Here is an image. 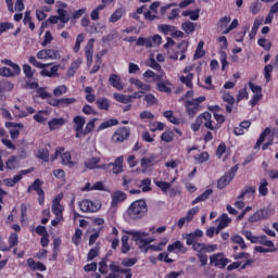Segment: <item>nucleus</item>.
<instances>
[{"instance_id":"1","label":"nucleus","mask_w":278,"mask_h":278,"mask_svg":"<svg viewBox=\"0 0 278 278\" xmlns=\"http://www.w3.org/2000/svg\"><path fill=\"white\" fill-rule=\"evenodd\" d=\"M147 214H149V206L144 199L135 200L126 211L128 220H141Z\"/></svg>"},{"instance_id":"2","label":"nucleus","mask_w":278,"mask_h":278,"mask_svg":"<svg viewBox=\"0 0 278 278\" xmlns=\"http://www.w3.org/2000/svg\"><path fill=\"white\" fill-rule=\"evenodd\" d=\"M206 99L207 98L205 96H200L198 98L185 101L184 105L189 118H194L199 114L201 111V103L206 101Z\"/></svg>"},{"instance_id":"3","label":"nucleus","mask_w":278,"mask_h":278,"mask_svg":"<svg viewBox=\"0 0 278 278\" xmlns=\"http://www.w3.org/2000/svg\"><path fill=\"white\" fill-rule=\"evenodd\" d=\"M60 7L56 10V13L59 15H51L48 18V22H50V25H58L59 21L61 23H63V25H66V23H68V21H71V16L68 15V11L64 10V8H68V5L65 2H61Z\"/></svg>"},{"instance_id":"4","label":"nucleus","mask_w":278,"mask_h":278,"mask_svg":"<svg viewBox=\"0 0 278 278\" xmlns=\"http://www.w3.org/2000/svg\"><path fill=\"white\" fill-rule=\"evenodd\" d=\"M43 184L45 182L40 178H37L27 188L28 194H31V192H36L38 194L39 205H45V189H42Z\"/></svg>"},{"instance_id":"5","label":"nucleus","mask_w":278,"mask_h":278,"mask_svg":"<svg viewBox=\"0 0 278 278\" xmlns=\"http://www.w3.org/2000/svg\"><path fill=\"white\" fill-rule=\"evenodd\" d=\"M238 173V165H235L230 168V170L226 172L218 180H217V188L218 190H225L231 181H233V177Z\"/></svg>"},{"instance_id":"6","label":"nucleus","mask_w":278,"mask_h":278,"mask_svg":"<svg viewBox=\"0 0 278 278\" xmlns=\"http://www.w3.org/2000/svg\"><path fill=\"white\" fill-rule=\"evenodd\" d=\"M64 150H65L64 147H58L55 149L54 156L52 157V160H58V157L61 156L63 166H68V168H74L76 163L75 161H73V156L68 151L64 152Z\"/></svg>"},{"instance_id":"7","label":"nucleus","mask_w":278,"mask_h":278,"mask_svg":"<svg viewBox=\"0 0 278 278\" xmlns=\"http://www.w3.org/2000/svg\"><path fill=\"white\" fill-rule=\"evenodd\" d=\"M129 136H131V128L125 126L118 127L112 136V142L121 144L125 140H129Z\"/></svg>"},{"instance_id":"8","label":"nucleus","mask_w":278,"mask_h":278,"mask_svg":"<svg viewBox=\"0 0 278 278\" xmlns=\"http://www.w3.org/2000/svg\"><path fill=\"white\" fill-rule=\"evenodd\" d=\"M275 214V208L267 207L256 211L252 216L249 217V223H260V220H266Z\"/></svg>"},{"instance_id":"9","label":"nucleus","mask_w":278,"mask_h":278,"mask_svg":"<svg viewBox=\"0 0 278 278\" xmlns=\"http://www.w3.org/2000/svg\"><path fill=\"white\" fill-rule=\"evenodd\" d=\"M125 233L132 236L135 242L139 244V249H143L144 247H149V244H151V239H143L144 236H147V232L144 231L126 230Z\"/></svg>"},{"instance_id":"10","label":"nucleus","mask_w":278,"mask_h":278,"mask_svg":"<svg viewBox=\"0 0 278 278\" xmlns=\"http://www.w3.org/2000/svg\"><path fill=\"white\" fill-rule=\"evenodd\" d=\"M153 45H162V36L154 35L152 38L139 37L136 41L137 47H146L147 49H151Z\"/></svg>"},{"instance_id":"11","label":"nucleus","mask_w":278,"mask_h":278,"mask_svg":"<svg viewBox=\"0 0 278 278\" xmlns=\"http://www.w3.org/2000/svg\"><path fill=\"white\" fill-rule=\"evenodd\" d=\"M249 88L253 92V97L250 100L251 108H255L260 101H262V98L264 94H262V86L253 84V81H249Z\"/></svg>"},{"instance_id":"12","label":"nucleus","mask_w":278,"mask_h":278,"mask_svg":"<svg viewBox=\"0 0 278 278\" xmlns=\"http://www.w3.org/2000/svg\"><path fill=\"white\" fill-rule=\"evenodd\" d=\"M229 262V258H226L224 253H216L210 256V264L215 268H226Z\"/></svg>"},{"instance_id":"13","label":"nucleus","mask_w":278,"mask_h":278,"mask_svg":"<svg viewBox=\"0 0 278 278\" xmlns=\"http://www.w3.org/2000/svg\"><path fill=\"white\" fill-rule=\"evenodd\" d=\"M79 210L80 212H85V213H94L101 210V204L97 202H92L91 200H83L79 203Z\"/></svg>"},{"instance_id":"14","label":"nucleus","mask_w":278,"mask_h":278,"mask_svg":"<svg viewBox=\"0 0 278 278\" xmlns=\"http://www.w3.org/2000/svg\"><path fill=\"white\" fill-rule=\"evenodd\" d=\"M60 51L55 49H42L37 52L38 60H59Z\"/></svg>"},{"instance_id":"15","label":"nucleus","mask_w":278,"mask_h":278,"mask_svg":"<svg viewBox=\"0 0 278 278\" xmlns=\"http://www.w3.org/2000/svg\"><path fill=\"white\" fill-rule=\"evenodd\" d=\"M189 43L186 40H182L177 45L176 52L172 55V60L184 61L186 53H188Z\"/></svg>"},{"instance_id":"16","label":"nucleus","mask_w":278,"mask_h":278,"mask_svg":"<svg viewBox=\"0 0 278 278\" xmlns=\"http://www.w3.org/2000/svg\"><path fill=\"white\" fill-rule=\"evenodd\" d=\"M198 123H202L206 129L214 131L216 127L214 126V122L212 121V113L204 112L198 116Z\"/></svg>"},{"instance_id":"17","label":"nucleus","mask_w":278,"mask_h":278,"mask_svg":"<svg viewBox=\"0 0 278 278\" xmlns=\"http://www.w3.org/2000/svg\"><path fill=\"white\" fill-rule=\"evenodd\" d=\"M9 245L0 247V251L8 252L12 251L14 247H18V233L11 232L8 238Z\"/></svg>"},{"instance_id":"18","label":"nucleus","mask_w":278,"mask_h":278,"mask_svg":"<svg viewBox=\"0 0 278 278\" xmlns=\"http://www.w3.org/2000/svg\"><path fill=\"white\" fill-rule=\"evenodd\" d=\"M85 55L87 59V66H92V56L94 55V39H89L85 47Z\"/></svg>"},{"instance_id":"19","label":"nucleus","mask_w":278,"mask_h":278,"mask_svg":"<svg viewBox=\"0 0 278 278\" xmlns=\"http://www.w3.org/2000/svg\"><path fill=\"white\" fill-rule=\"evenodd\" d=\"M129 84H131L132 86H136V88L140 90L139 92L141 94H144L146 92H151V85H147L138 78H129Z\"/></svg>"},{"instance_id":"20","label":"nucleus","mask_w":278,"mask_h":278,"mask_svg":"<svg viewBox=\"0 0 278 278\" xmlns=\"http://www.w3.org/2000/svg\"><path fill=\"white\" fill-rule=\"evenodd\" d=\"M13 114L17 116V118H25L28 114H36V109L31 106H27L26 111L21 110V106L14 105Z\"/></svg>"},{"instance_id":"21","label":"nucleus","mask_w":278,"mask_h":278,"mask_svg":"<svg viewBox=\"0 0 278 278\" xmlns=\"http://www.w3.org/2000/svg\"><path fill=\"white\" fill-rule=\"evenodd\" d=\"M5 127L7 128L14 127L13 129L10 130V136L12 140H16L18 136H21V131H18V129H23V124L7 122ZM16 127H18V129Z\"/></svg>"},{"instance_id":"22","label":"nucleus","mask_w":278,"mask_h":278,"mask_svg":"<svg viewBox=\"0 0 278 278\" xmlns=\"http://www.w3.org/2000/svg\"><path fill=\"white\" fill-rule=\"evenodd\" d=\"M255 192H257L255 186H245L238 195V199H243L244 197H248V199H255Z\"/></svg>"},{"instance_id":"23","label":"nucleus","mask_w":278,"mask_h":278,"mask_svg":"<svg viewBox=\"0 0 278 278\" xmlns=\"http://www.w3.org/2000/svg\"><path fill=\"white\" fill-rule=\"evenodd\" d=\"M66 125V119L63 117H54L48 122V127L50 131H55V129H60V127Z\"/></svg>"},{"instance_id":"24","label":"nucleus","mask_w":278,"mask_h":278,"mask_svg":"<svg viewBox=\"0 0 278 278\" xmlns=\"http://www.w3.org/2000/svg\"><path fill=\"white\" fill-rule=\"evenodd\" d=\"M231 242H233V244H239V245L232 247L233 251H238V249H241V251H244V249H247V243L244 242V238H242V236L240 235L232 236Z\"/></svg>"},{"instance_id":"25","label":"nucleus","mask_w":278,"mask_h":278,"mask_svg":"<svg viewBox=\"0 0 278 278\" xmlns=\"http://www.w3.org/2000/svg\"><path fill=\"white\" fill-rule=\"evenodd\" d=\"M27 266L31 270H40V273H45L47 270V265H43L42 262H36L33 257H29L27 260Z\"/></svg>"},{"instance_id":"26","label":"nucleus","mask_w":278,"mask_h":278,"mask_svg":"<svg viewBox=\"0 0 278 278\" xmlns=\"http://www.w3.org/2000/svg\"><path fill=\"white\" fill-rule=\"evenodd\" d=\"M127 200V193L123 192V191H115L112 194V202L111 205L114 207L116 205H118V203H123V201Z\"/></svg>"},{"instance_id":"27","label":"nucleus","mask_w":278,"mask_h":278,"mask_svg":"<svg viewBox=\"0 0 278 278\" xmlns=\"http://www.w3.org/2000/svg\"><path fill=\"white\" fill-rule=\"evenodd\" d=\"M2 64H5L7 66H11V75L12 77H16L18 75H21V66H18V64L12 62V60L10 59H4L1 61Z\"/></svg>"},{"instance_id":"28","label":"nucleus","mask_w":278,"mask_h":278,"mask_svg":"<svg viewBox=\"0 0 278 278\" xmlns=\"http://www.w3.org/2000/svg\"><path fill=\"white\" fill-rule=\"evenodd\" d=\"M109 84L113 87L116 88V90H123V81L121 80V77L118 74H111L109 77Z\"/></svg>"},{"instance_id":"29","label":"nucleus","mask_w":278,"mask_h":278,"mask_svg":"<svg viewBox=\"0 0 278 278\" xmlns=\"http://www.w3.org/2000/svg\"><path fill=\"white\" fill-rule=\"evenodd\" d=\"M60 71V64L53 65L50 71L47 67L42 68L40 72L41 77H58V72Z\"/></svg>"},{"instance_id":"30","label":"nucleus","mask_w":278,"mask_h":278,"mask_svg":"<svg viewBox=\"0 0 278 278\" xmlns=\"http://www.w3.org/2000/svg\"><path fill=\"white\" fill-rule=\"evenodd\" d=\"M127 13V11L123 8H118L116 9L112 15L109 18L110 23H118V21H121L123 18V16H125V14Z\"/></svg>"},{"instance_id":"31","label":"nucleus","mask_w":278,"mask_h":278,"mask_svg":"<svg viewBox=\"0 0 278 278\" xmlns=\"http://www.w3.org/2000/svg\"><path fill=\"white\" fill-rule=\"evenodd\" d=\"M253 244H263V247L275 248V243L268 240L266 235L256 237L255 240H252Z\"/></svg>"},{"instance_id":"32","label":"nucleus","mask_w":278,"mask_h":278,"mask_svg":"<svg viewBox=\"0 0 278 278\" xmlns=\"http://www.w3.org/2000/svg\"><path fill=\"white\" fill-rule=\"evenodd\" d=\"M169 86H170V81L162 80L156 83V90L159 92H165L166 94H170V92H173V89Z\"/></svg>"},{"instance_id":"33","label":"nucleus","mask_w":278,"mask_h":278,"mask_svg":"<svg viewBox=\"0 0 278 278\" xmlns=\"http://www.w3.org/2000/svg\"><path fill=\"white\" fill-rule=\"evenodd\" d=\"M212 194H214V190L213 189H206L202 194L198 195L192 202V205H197V203H201V201H207V199H210V197H212Z\"/></svg>"},{"instance_id":"34","label":"nucleus","mask_w":278,"mask_h":278,"mask_svg":"<svg viewBox=\"0 0 278 278\" xmlns=\"http://www.w3.org/2000/svg\"><path fill=\"white\" fill-rule=\"evenodd\" d=\"M251 264H253V260H247L244 264H242L241 262H233L230 265H228L227 270H236L238 268L244 270V268H247V266H251Z\"/></svg>"},{"instance_id":"35","label":"nucleus","mask_w":278,"mask_h":278,"mask_svg":"<svg viewBox=\"0 0 278 278\" xmlns=\"http://www.w3.org/2000/svg\"><path fill=\"white\" fill-rule=\"evenodd\" d=\"M73 123H74V129L75 131H81L84 130V125H86V117L81 116V115H77L73 118Z\"/></svg>"},{"instance_id":"36","label":"nucleus","mask_w":278,"mask_h":278,"mask_svg":"<svg viewBox=\"0 0 278 278\" xmlns=\"http://www.w3.org/2000/svg\"><path fill=\"white\" fill-rule=\"evenodd\" d=\"M181 29L182 31H185V34H187L189 36V34H194L195 29H197V23L194 22H190V21H186L181 24Z\"/></svg>"},{"instance_id":"37","label":"nucleus","mask_w":278,"mask_h":278,"mask_svg":"<svg viewBox=\"0 0 278 278\" xmlns=\"http://www.w3.org/2000/svg\"><path fill=\"white\" fill-rule=\"evenodd\" d=\"M116 125H118V119L116 118H111V119H108V121H104L102 122L97 131H103V129H108L110 127H116Z\"/></svg>"},{"instance_id":"38","label":"nucleus","mask_w":278,"mask_h":278,"mask_svg":"<svg viewBox=\"0 0 278 278\" xmlns=\"http://www.w3.org/2000/svg\"><path fill=\"white\" fill-rule=\"evenodd\" d=\"M264 23V20L262 18H255L254 20V24L252 26V29L249 34V38L250 40H253L255 38V36H257V31L260 29V26Z\"/></svg>"},{"instance_id":"39","label":"nucleus","mask_w":278,"mask_h":278,"mask_svg":"<svg viewBox=\"0 0 278 278\" xmlns=\"http://www.w3.org/2000/svg\"><path fill=\"white\" fill-rule=\"evenodd\" d=\"M230 223H231V219L229 218V215H227V213L222 214L216 233H218L220 229H225V227H229Z\"/></svg>"},{"instance_id":"40","label":"nucleus","mask_w":278,"mask_h":278,"mask_svg":"<svg viewBox=\"0 0 278 278\" xmlns=\"http://www.w3.org/2000/svg\"><path fill=\"white\" fill-rule=\"evenodd\" d=\"M270 128L266 127L263 132L260 135L254 149H260V147H262V144H264V141L266 140L267 136H270Z\"/></svg>"},{"instance_id":"41","label":"nucleus","mask_w":278,"mask_h":278,"mask_svg":"<svg viewBox=\"0 0 278 278\" xmlns=\"http://www.w3.org/2000/svg\"><path fill=\"white\" fill-rule=\"evenodd\" d=\"M123 161H124L123 156H119L113 163L112 173L114 175H119V173H123Z\"/></svg>"},{"instance_id":"42","label":"nucleus","mask_w":278,"mask_h":278,"mask_svg":"<svg viewBox=\"0 0 278 278\" xmlns=\"http://www.w3.org/2000/svg\"><path fill=\"white\" fill-rule=\"evenodd\" d=\"M23 179V176L21 175H15L13 176V178H7L3 180L4 186H7L8 188H14V186H16V184H18L21 180Z\"/></svg>"},{"instance_id":"43","label":"nucleus","mask_w":278,"mask_h":278,"mask_svg":"<svg viewBox=\"0 0 278 278\" xmlns=\"http://www.w3.org/2000/svg\"><path fill=\"white\" fill-rule=\"evenodd\" d=\"M14 89V85L5 79L0 80V97L3 92H11Z\"/></svg>"},{"instance_id":"44","label":"nucleus","mask_w":278,"mask_h":278,"mask_svg":"<svg viewBox=\"0 0 278 278\" xmlns=\"http://www.w3.org/2000/svg\"><path fill=\"white\" fill-rule=\"evenodd\" d=\"M101 162V159L99 157H91L85 161L86 168H89V170H94V168H99V163Z\"/></svg>"},{"instance_id":"45","label":"nucleus","mask_w":278,"mask_h":278,"mask_svg":"<svg viewBox=\"0 0 278 278\" xmlns=\"http://www.w3.org/2000/svg\"><path fill=\"white\" fill-rule=\"evenodd\" d=\"M121 251L124 255H127L129 251H131V245H129V236L124 235L122 237V248Z\"/></svg>"},{"instance_id":"46","label":"nucleus","mask_w":278,"mask_h":278,"mask_svg":"<svg viewBox=\"0 0 278 278\" xmlns=\"http://www.w3.org/2000/svg\"><path fill=\"white\" fill-rule=\"evenodd\" d=\"M49 115V112L48 111H38L37 114H35L33 116L34 121H36V123H41L42 125H45V123H47V117L45 116H48Z\"/></svg>"},{"instance_id":"47","label":"nucleus","mask_w":278,"mask_h":278,"mask_svg":"<svg viewBox=\"0 0 278 278\" xmlns=\"http://www.w3.org/2000/svg\"><path fill=\"white\" fill-rule=\"evenodd\" d=\"M28 62L29 64H31V66H35L36 68H47L48 66H51L52 63H40L38 62V60H36V56L30 55L28 58Z\"/></svg>"},{"instance_id":"48","label":"nucleus","mask_w":278,"mask_h":278,"mask_svg":"<svg viewBox=\"0 0 278 278\" xmlns=\"http://www.w3.org/2000/svg\"><path fill=\"white\" fill-rule=\"evenodd\" d=\"M113 99H115V101L118 103H124L125 105L131 103L129 96L123 93H114Z\"/></svg>"},{"instance_id":"49","label":"nucleus","mask_w":278,"mask_h":278,"mask_svg":"<svg viewBox=\"0 0 278 278\" xmlns=\"http://www.w3.org/2000/svg\"><path fill=\"white\" fill-rule=\"evenodd\" d=\"M258 194H261V197H266L268 194V180H266V178L261 180L258 186Z\"/></svg>"},{"instance_id":"50","label":"nucleus","mask_w":278,"mask_h":278,"mask_svg":"<svg viewBox=\"0 0 278 278\" xmlns=\"http://www.w3.org/2000/svg\"><path fill=\"white\" fill-rule=\"evenodd\" d=\"M73 103H77V99H75V98H60L59 99V109L60 108H68V105H73Z\"/></svg>"},{"instance_id":"51","label":"nucleus","mask_w":278,"mask_h":278,"mask_svg":"<svg viewBox=\"0 0 278 278\" xmlns=\"http://www.w3.org/2000/svg\"><path fill=\"white\" fill-rule=\"evenodd\" d=\"M250 12L254 16L260 14V12H262V2H260V0H255L254 2H252L250 4Z\"/></svg>"},{"instance_id":"52","label":"nucleus","mask_w":278,"mask_h":278,"mask_svg":"<svg viewBox=\"0 0 278 278\" xmlns=\"http://www.w3.org/2000/svg\"><path fill=\"white\" fill-rule=\"evenodd\" d=\"M97 121L98 118L94 117L86 124V127L84 129V136H88V134H92V131H94Z\"/></svg>"},{"instance_id":"53","label":"nucleus","mask_w":278,"mask_h":278,"mask_svg":"<svg viewBox=\"0 0 278 278\" xmlns=\"http://www.w3.org/2000/svg\"><path fill=\"white\" fill-rule=\"evenodd\" d=\"M192 79H194L193 73H189L187 76H180L181 84H185V86H187V88L193 87Z\"/></svg>"},{"instance_id":"54","label":"nucleus","mask_w":278,"mask_h":278,"mask_svg":"<svg viewBox=\"0 0 278 278\" xmlns=\"http://www.w3.org/2000/svg\"><path fill=\"white\" fill-rule=\"evenodd\" d=\"M194 160L198 164H205V162L210 161V153L207 151L201 152L194 156Z\"/></svg>"},{"instance_id":"55","label":"nucleus","mask_w":278,"mask_h":278,"mask_svg":"<svg viewBox=\"0 0 278 278\" xmlns=\"http://www.w3.org/2000/svg\"><path fill=\"white\" fill-rule=\"evenodd\" d=\"M155 186L160 188V190H162V192H164L166 194V192H168V190H170V187L173 186L172 182H167V181H162V180H156L154 181Z\"/></svg>"},{"instance_id":"56","label":"nucleus","mask_w":278,"mask_h":278,"mask_svg":"<svg viewBox=\"0 0 278 278\" xmlns=\"http://www.w3.org/2000/svg\"><path fill=\"white\" fill-rule=\"evenodd\" d=\"M85 92L86 101H88V103H94V101H97V96H94V89H92V87H86Z\"/></svg>"},{"instance_id":"57","label":"nucleus","mask_w":278,"mask_h":278,"mask_svg":"<svg viewBox=\"0 0 278 278\" xmlns=\"http://www.w3.org/2000/svg\"><path fill=\"white\" fill-rule=\"evenodd\" d=\"M96 104L98 105L99 110H110V100H108V98L98 99Z\"/></svg>"},{"instance_id":"58","label":"nucleus","mask_w":278,"mask_h":278,"mask_svg":"<svg viewBox=\"0 0 278 278\" xmlns=\"http://www.w3.org/2000/svg\"><path fill=\"white\" fill-rule=\"evenodd\" d=\"M161 140L163 142H173V140H175V131L165 130L161 136Z\"/></svg>"},{"instance_id":"59","label":"nucleus","mask_w":278,"mask_h":278,"mask_svg":"<svg viewBox=\"0 0 278 278\" xmlns=\"http://www.w3.org/2000/svg\"><path fill=\"white\" fill-rule=\"evenodd\" d=\"M273 68H274L273 64H267L264 67V77L267 84L268 81H270V79H273Z\"/></svg>"},{"instance_id":"60","label":"nucleus","mask_w":278,"mask_h":278,"mask_svg":"<svg viewBox=\"0 0 278 278\" xmlns=\"http://www.w3.org/2000/svg\"><path fill=\"white\" fill-rule=\"evenodd\" d=\"M153 162H155V155L141 159V168H150L153 166Z\"/></svg>"},{"instance_id":"61","label":"nucleus","mask_w":278,"mask_h":278,"mask_svg":"<svg viewBox=\"0 0 278 278\" xmlns=\"http://www.w3.org/2000/svg\"><path fill=\"white\" fill-rule=\"evenodd\" d=\"M52 214H54V216L64 217V205L52 204Z\"/></svg>"},{"instance_id":"62","label":"nucleus","mask_w":278,"mask_h":278,"mask_svg":"<svg viewBox=\"0 0 278 278\" xmlns=\"http://www.w3.org/2000/svg\"><path fill=\"white\" fill-rule=\"evenodd\" d=\"M163 116L165 118H167V121L169 123H172L173 125H179V119H177V117H175V115H173V111L163 112Z\"/></svg>"},{"instance_id":"63","label":"nucleus","mask_w":278,"mask_h":278,"mask_svg":"<svg viewBox=\"0 0 278 278\" xmlns=\"http://www.w3.org/2000/svg\"><path fill=\"white\" fill-rule=\"evenodd\" d=\"M140 188L142 192H151V178H144L140 182Z\"/></svg>"},{"instance_id":"64","label":"nucleus","mask_w":278,"mask_h":278,"mask_svg":"<svg viewBox=\"0 0 278 278\" xmlns=\"http://www.w3.org/2000/svg\"><path fill=\"white\" fill-rule=\"evenodd\" d=\"M37 157L39 160H42V162H49V149L45 148L38 150Z\"/></svg>"}]
</instances>
